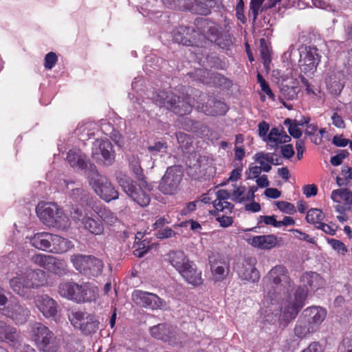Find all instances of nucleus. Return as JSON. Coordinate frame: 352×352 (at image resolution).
I'll return each instance as SVG.
<instances>
[{
  "label": "nucleus",
  "instance_id": "obj_27",
  "mask_svg": "<svg viewBox=\"0 0 352 352\" xmlns=\"http://www.w3.org/2000/svg\"><path fill=\"white\" fill-rule=\"evenodd\" d=\"M305 4L333 12H338L344 8L339 0H305Z\"/></svg>",
  "mask_w": 352,
  "mask_h": 352
},
{
  "label": "nucleus",
  "instance_id": "obj_53",
  "mask_svg": "<svg viewBox=\"0 0 352 352\" xmlns=\"http://www.w3.org/2000/svg\"><path fill=\"white\" fill-rule=\"evenodd\" d=\"M166 143L162 142H156L153 145H151L148 148V151L153 155L165 153H166Z\"/></svg>",
  "mask_w": 352,
  "mask_h": 352
},
{
  "label": "nucleus",
  "instance_id": "obj_6",
  "mask_svg": "<svg viewBox=\"0 0 352 352\" xmlns=\"http://www.w3.org/2000/svg\"><path fill=\"white\" fill-rule=\"evenodd\" d=\"M87 204V208L82 205H77L72 208L70 211L71 217L77 221H80L85 230L92 234L100 235L103 233L104 227L102 222L97 219H94L89 211V205Z\"/></svg>",
  "mask_w": 352,
  "mask_h": 352
},
{
  "label": "nucleus",
  "instance_id": "obj_26",
  "mask_svg": "<svg viewBox=\"0 0 352 352\" xmlns=\"http://www.w3.org/2000/svg\"><path fill=\"white\" fill-rule=\"evenodd\" d=\"M52 235L53 234L45 232H38L30 238V242L36 249L50 251Z\"/></svg>",
  "mask_w": 352,
  "mask_h": 352
},
{
  "label": "nucleus",
  "instance_id": "obj_11",
  "mask_svg": "<svg viewBox=\"0 0 352 352\" xmlns=\"http://www.w3.org/2000/svg\"><path fill=\"white\" fill-rule=\"evenodd\" d=\"M228 199H230V192L227 190L213 189L202 195L201 201L204 204H212L214 210L210 212L213 214L217 211H231L233 206L228 201Z\"/></svg>",
  "mask_w": 352,
  "mask_h": 352
},
{
  "label": "nucleus",
  "instance_id": "obj_62",
  "mask_svg": "<svg viewBox=\"0 0 352 352\" xmlns=\"http://www.w3.org/2000/svg\"><path fill=\"white\" fill-rule=\"evenodd\" d=\"M318 188L314 184H307L303 187V193L307 197L315 196L317 194Z\"/></svg>",
  "mask_w": 352,
  "mask_h": 352
},
{
  "label": "nucleus",
  "instance_id": "obj_2",
  "mask_svg": "<svg viewBox=\"0 0 352 352\" xmlns=\"http://www.w3.org/2000/svg\"><path fill=\"white\" fill-rule=\"evenodd\" d=\"M37 216L47 226L66 229L69 226L68 217L55 203H41L36 207Z\"/></svg>",
  "mask_w": 352,
  "mask_h": 352
},
{
  "label": "nucleus",
  "instance_id": "obj_55",
  "mask_svg": "<svg viewBox=\"0 0 352 352\" xmlns=\"http://www.w3.org/2000/svg\"><path fill=\"white\" fill-rule=\"evenodd\" d=\"M175 234V232L170 228H161L155 233L156 236L160 239L174 237Z\"/></svg>",
  "mask_w": 352,
  "mask_h": 352
},
{
  "label": "nucleus",
  "instance_id": "obj_60",
  "mask_svg": "<svg viewBox=\"0 0 352 352\" xmlns=\"http://www.w3.org/2000/svg\"><path fill=\"white\" fill-rule=\"evenodd\" d=\"M317 228L321 229L324 232L330 235H334L336 232V226L333 225H329L322 222L320 224L317 226Z\"/></svg>",
  "mask_w": 352,
  "mask_h": 352
},
{
  "label": "nucleus",
  "instance_id": "obj_40",
  "mask_svg": "<svg viewBox=\"0 0 352 352\" xmlns=\"http://www.w3.org/2000/svg\"><path fill=\"white\" fill-rule=\"evenodd\" d=\"M63 184H65L67 189L71 188V197L76 201H80L82 202H87L88 201V196L85 191V190L82 188H74V182L69 180H63Z\"/></svg>",
  "mask_w": 352,
  "mask_h": 352
},
{
  "label": "nucleus",
  "instance_id": "obj_21",
  "mask_svg": "<svg viewBox=\"0 0 352 352\" xmlns=\"http://www.w3.org/2000/svg\"><path fill=\"white\" fill-rule=\"evenodd\" d=\"M28 283V279L25 278L24 272L16 273V275L10 279V286L14 292L18 295L28 298L30 287H25Z\"/></svg>",
  "mask_w": 352,
  "mask_h": 352
},
{
  "label": "nucleus",
  "instance_id": "obj_30",
  "mask_svg": "<svg viewBox=\"0 0 352 352\" xmlns=\"http://www.w3.org/2000/svg\"><path fill=\"white\" fill-rule=\"evenodd\" d=\"M150 333L152 337L155 339L161 340L164 342H170L174 330L168 324H159L151 327Z\"/></svg>",
  "mask_w": 352,
  "mask_h": 352
},
{
  "label": "nucleus",
  "instance_id": "obj_7",
  "mask_svg": "<svg viewBox=\"0 0 352 352\" xmlns=\"http://www.w3.org/2000/svg\"><path fill=\"white\" fill-rule=\"evenodd\" d=\"M71 261L76 270L89 278L98 276L102 272V261L94 256L74 255L71 258Z\"/></svg>",
  "mask_w": 352,
  "mask_h": 352
},
{
  "label": "nucleus",
  "instance_id": "obj_43",
  "mask_svg": "<svg viewBox=\"0 0 352 352\" xmlns=\"http://www.w3.org/2000/svg\"><path fill=\"white\" fill-rule=\"evenodd\" d=\"M32 262L50 272L54 256L44 254H36L32 257Z\"/></svg>",
  "mask_w": 352,
  "mask_h": 352
},
{
  "label": "nucleus",
  "instance_id": "obj_64",
  "mask_svg": "<svg viewBox=\"0 0 352 352\" xmlns=\"http://www.w3.org/2000/svg\"><path fill=\"white\" fill-rule=\"evenodd\" d=\"M281 153L285 158L289 159L294 155V150L292 144H286L282 146Z\"/></svg>",
  "mask_w": 352,
  "mask_h": 352
},
{
  "label": "nucleus",
  "instance_id": "obj_46",
  "mask_svg": "<svg viewBox=\"0 0 352 352\" xmlns=\"http://www.w3.org/2000/svg\"><path fill=\"white\" fill-rule=\"evenodd\" d=\"M100 130L104 134L109 135L117 144L120 145L122 143L120 135L117 134V132L109 122L102 121Z\"/></svg>",
  "mask_w": 352,
  "mask_h": 352
},
{
  "label": "nucleus",
  "instance_id": "obj_35",
  "mask_svg": "<svg viewBox=\"0 0 352 352\" xmlns=\"http://www.w3.org/2000/svg\"><path fill=\"white\" fill-rule=\"evenodd\" d=\"M98 296L97 287L89 283L80 285V289L76 302H91L96 300Z\"/></svg>",
  "mask_w": 352,
  "mask_h": 352
},
{
  "label": "nucleus",
  "instance_id": "obj_1",
  "mask_svg": "<svg viewBox=\"0 0 352 352\" xmlns=\"http://www.w3.org/2000/svg\"><path fill=\"white\" fill-rule=\"evenodd\" d=\"M268 284L263 301L261 314L263 320L269 323H278L286 327L297 316L305 305L307 289L298 287L294 292V285L283 266H276L269 272Z\"/></svg>",
  "mask_w": 352,
  "mask_h": 352
},
{
  "label": "nucleus",
  "instance_id": "obj_39",
  "mask_svg": "<svg viewBox=\"0 0 352 352\" xmlns=\"http://www.w3.org/2000/svg\"><path fill=\"white\" fill-rule=\"evenodd\" d=\"M331 199L338 204L352 205V192L346 188L333 190L331 194Z\"/></svg>",
  "mask_w": 352,
  "mask_h": 352
},
{
  "label": "nucleus",
  "instance_id": "obj_42",
  "mask_svg": "<svg viewBox=\"0 0 352 352\" xmlns=\"http://www.w3.org/2000/svg\"><path fill=\"white\" fill-rule=\"evenodd\" d=\"M94 125V124L90 122L78 124V127L75 130V133L82 141L87 140L94 135V132L91 131V129Z\"/></svg>",
  "mask_w": 352,
  "mask_h": 352
},
{
  "label": "nucleus",
  "instance_id": "obj_33",
  "mask_svg": "<svg viewBox=\"0 0 352 352\" xmlns=\"http://www.w3.org/2000/svg\"><path fill=\"white\" fill-rule=\"evenodd\" d=\"M97 215L107 224L113 225L118 221L116 215L104 206L98 204L88 205Z\"/></svg>",
  "mask_w": 352,
  "mask_h": 352
},
{
  "label": "nucleus",
  "instance_id": "obj_50",
  "mask_svg": "<svg viewBox=\"0 0 352 352\" xmlns=\"http://www.w3.org/2000/svg\"><path fill=\"white\" fill-rule=\"evenodd\" d=\"M276 206L281 212L288 214H293L296 212V210L294 204L285 201H278L276 202Z\"/></svg>",
  "mask_w": 352,
  "mask_h": 352
},
{
  "label": "nucleus",
  "instance_id": "obj_59",
  "mask_svg": "<svg viewBox=\"0 0 352 352\" xmlns=\"http://www.w3.org/2000/svg\"><path fill=\"white\" fill-rule=\"evenodd\" d=\"M258 223H264L265 225H270L274 228H278V221H277L274 215L272 216H260L258 217Z\"/></svg>",
  "mask_w": 352,
  "mask_h": 352
},
{
  "label": "nucleus",
  "instance_id": "obj_24",
  "mask_svg": "<svg viewBox=\"0 0 352 352\" xmlns=\"http://www.w3.org/2000/svg\"><path fill=\"white\" fill-rule=\"evenodd\" d=\"M210 270L214 281H221L228 275L229 263L223 258L210 261Z\"/></svg>",
  "mask_w": 352,
  "mask_h": 352
},
{
  "label": "nucleus",
  "instance_id": "obj_41",
  "mask_svg": "<svg viewBox=\"0 0 352 352\" xmlns=\"http://www.w3.org/2000/svg\"><path fill=\"white\" fill-rule=\"evenodd\" d=\"M305 124H308V121L297 122L296 120H292L289 118L286 119L284 121V124L288 126V131L291 136L294 138L298 139L302 135V132L299 129V126H302Z\"/></svg>",
  "mask_w": 352,
  "mask_h": 352
},
{
  "label": "nucleus",
  "instance_id": "obj_29",
  "mask_svg": "<svg viewBox=\"0 0 352 352\" xmlns=\"http://www.w3.org/2000/svg\"><path fill=\"white\" fill-rule=\"evenodd\" d=\"M80 285L74 282H63L58 286V294L63 298L77 302Z\"/></svg>",
  "mask_w": 352,
  "mask_h": 352
},
{
  "label": "nucleus",
  "instance_id": "obj_19",
  "mask_svg": "<svg viewBox=\"0 0 352 352\" xmlns=\"http://www.w3.org/2000/svg\"><path fill=\"white\" fill-rule=\"evenodd\" d=\"M179 274L186 283L192 286L197 287L203 283L201 271L192 261H190Z\"/></svg>",
  "mask_w": 352,
  "mask_h": 352
},
{
  "label": "nucleus",
  "instance_id": "obj_57",
  "mask_svg": "<svg viewBox=\"0 0 352 352\" xmlns=\"http://www.w3.org/2000/svg\"><path fill=\"white\" fill-rule=\"evenodd\" d=\"M129 163L135 174L138 177L139 179H140V177L142 176V170L140 166L139 160L135 157H133L130 160Z\"/></svg>",
  "mask_w": 352,
  "mask_h": 352
},
{
  "label": "nucleus",
  "instance_id": "obj_44",
  "mask_svg": "<svg viewBox=\"0 0 352 352\" xmlns=\"http://www.w3.org/2000/svg\"><path fill=\"white\" fill-rule=\"evenodd\" d=\"M50 272L60 276L65 275L67 273L66 262L54 256Z\"/></svg>",
  "mask_w": 352,
  "mask_h": 352
},
{
  "label": "nucleus",
  "instance_id": "obj_61",
  "mask_svg": "<svg viewBox=\"0 0 352 352\" xmlns=\"http://www.w3.org/2000/svg\"><path fill=\"white\" fill-rule=\"evenodd\" d=\"M176 137H177L178 144L182 147H186L190 140L189 137L186 133H182V132L177 133Z\"/></svg>",
  "mask_w": 352,
  "mask_h": 352
},
{
  "label": "nucleus",
  "instance_id": "obj_32",
  "mask_svg": "<svg viewBox=\"0 0 352 352\" xmlns=\"http://www.w3.org/2000/svg\"><path fill=\"white\" fill-rule=\"evenodd\" d=\"M25 278L28 279L27 287L30 289L38 288L45 283V273L41 270H27L24 272Z\"/></svg>",
  "mask_w": 352,
  "mask_h": 352
},
{
  "label": "nucleus",
  "instance_id": "obj_63",
  "mask_svg": "<svg viewBox=\"0 0 352 352\" xmlns=\"http://www.w3.org/2000/svg\"><path fill=\"white\" fill-rule=\"evenodd\" d=\"M263 0H252L250 3V8L251 11L254 15V18L256 19L257 16L258 12L260 10L261 6L263 3Z\"/></svg>",
  "mask_w": 352,
  "mask_h": 352
},
{
  "label": "nucleus",
  "instance_id": "obj_13",
  "mask_svg": "<svg viewBox=\"0 0 352 352\" xmlns=\"http://www.w3.org/2000/svg\"><path fill=\"white\" fill-rule=\"evenodd\" d=\"M1 314L11 319L16 324L25 323L30 314L28 308L19 302H10L6 307L0 308Z\"/></svg>",
  "mask_w": 352,
  "mask_h": 352
},
{
  "label": "nucleus",
  "instance_id": "obj_34",
  "mask_svg": "<svg viewBox=\"0 0 352 352\" xmlns=\"http://www.w3.org/2000/svg\"><path fill=\"white\" fill-rule=\"evenodd\" d=\"M169 263L179 273L191 261L182 251H172L168 254Z\"/></svg>",
  "mask_w": 352,
  "mask_h": 352
},
{
  "label": "nucleus",
  "instance_id": "obj_16",
  "mask_svg": "<svg viewBox=\"0 0 352 352\" xmlns=\"http://www.w3.org/2000/svg\"><path fill=\"white\" fill-rule=\"evenodd\" d=\"M245 241L248 245L254 248L262 250H269L278 245L279 239L276 235L271 234L248 236L245 238Z\"/></svg>",
  "mask_w": 352,
  "mask_h": 352
},
{
  "label": "nucleus",
  "instance_id": "obj_20",
  "mask_svg": "<svg viewBox=\"0 0 352 352\" xmlns=\"http://www.w3.org/2000/svg\"><path fill=\"white\" fill-rule=\"evenodd\" d=\"M197 109L206 115L217 116L226 113L227 105L221 101H217L212 98L207 97V104H198Z\"/></svg>",
  "mask_w": 352,
  "mask_h": 352
},
{
  "label": "nucleus",
  "instance_id": "obj_56",
  "mask_svg": "<svg viewBox=\"0 0 352 352\" xmlns=\"http://www.w3.org/2000/svg\"><path fill=\"white\" fill-rule=\"evenodd\" d=\"M329 243L335 250L342 254H344L347 252L345 245L339 240L331 239L329 240Z\"/></svg>",
  "mask_w": 352,
  "mask_h": 352
},
{
  "label": "nucleus",
  "instance_id": "obj_18",
  "mask_svg": "<svg viewBox=\"0 0 352 352\" xmlns=\"http://www.w3.org/2000/svg\"><path fill=\"white\" fill-rule=\"evenodd\" d=\"M256 259L249 258L244 261L237 267V273L241 280L255 283L260 278L259 274L255 267Z\"/></svg>",
  "mask_w": 352,
  "mask_h": 352
},
{
  "label": "nucleus",
  "instance_id": "obj_8",
  "mask_svg": "<svg viewBox=\"0 0 352 352\" xmlns=\"http://www.w3.org/2000/svg\"><path fill=\"white\" fill-rule=\"evenodd\" d=\"M89 184L95 192L103 200L109 202L117 199L118 192L115 189L111 182L97 171H92L89 176Z\"/></svg>",
  "mask_w": 352,
  "mask_h": 352
},
{
  "label": "nucleus",
  "instance_id": "obj_54",
  "mask_svg": "<svg viewBox=\"0 0 352 352\" xmlns=\"http://www.w3.org/2000/svg\"><path fill=\"white\" fill-rule=\"evenodd\" d=\"M261 56L264 64L265 67H268L269 65L271 62V56L270 54V51L267 49V46H263V44L265 43L264 39H261Z\"/></svg>",
  "mask_w": 352,
  "mask_h": 352
},
{
  "label": "nucleus",
  "instance_id": "obj_22",
  "mask_svg": "<svg viewBox=\"0 0 352 352\" xmlns=\"http://www.w3.org/2000/svg\"><path fill=\"white\" fill-rule=\"evenodd\" d=\"M291 138L283 129L272 128L264 141L271 148H276L279 144L289 142Z\"/></svg>",
  "mask_w": 352,
  "mask_h": 352
},
{
  "label": "nucleus",
  "instance_id": "obj_31",
  "mask_svg": "<svg viewBox=\"0 0 352 352\" xmlns=\"http://www.w3.org/2000/svg\"><path fill=\"white\" fill-rule=\"evenodd\" d=\"M19 333L16 329L6 322L0 320V341L15 343L19 341Z\"/></svg>",
  "mask_w": 352,
  "mask_h": 352
},
{
  "label": "nucleus",
  "instance_id": "obj_3",
  "mask_svg": "<svg viewBox=\"0 0 352 352\" xmlns=\"http://www.w3.org/2000/svg\"><path fill=\"white\" fill-rule=\"evenodd\" d=\"M117 180L120 186L131 200L142 207L148 205L151 199L148 192L153 189L151 184L142 180V185L144 188L143 190L140 185L137 186L130 177L125 175H120Z\"/></svg>",
  "mask_w": 352,
  "mask_h": 352
},
{
  "label": "nucleus",
  "instance_id": "obj_17",
  "mask_svg": "<svg viewBox=\"0 0 352 352\" xmlns=\"http://www.w3.org/2000/svg\"><path fill=\"white\" fill-rule=\"evenodd\" d=\"M35 305L46 318H54L58 312V304L47 294L36 296Z\"/></svg>",
  "mask_w": 352,
  "mask_h": 352
},
{
  "label": "nucleus",
  "instance_id": "obj_37",
  "mask_svg": "<svg viewBox=\"0 0 352 352\" xmlns=\"http://www.w3.org/2000/svg\"><path fill=\"white\" fill-rule=\"evenodd\" d=\"M52 239L50 252L54 253L62 254L66 252L71 250L74 246L70 241L58 235L53 234Z\"/></svg>",
  "mask_w": 352,
  "mask_h": 352
},
{
  "label": "nucleus",
  "instance_id": "obj_36",
  "mask_svg": "<svg viewBox=\"0 0 352 352\" xmlns=\"http://www.w3.org/2000/svg\"><path fill=\"white\" fill-rule=\"evenodd\" d=\"M67 160L73 168L83 170L87 166L85 155L79 149H70L67 153Z\"/></svg>",
  "mask_w": 352,
  "mask_h": 352
},
{
  "label": "nucleus",
  "instance_id": "obj_51",
  "mask_svg": "<svg viewBox=\"0 0 352 352\" xmlns=\"http://www.w3.org/2000/svg\"><path fill=\"white\" fill-rule=\"evenodd\" d=\"M58 61V56L55 52L47 53L44 58V67L47 69H52Z\"/></svg>",
  "mask_w": 352,
  "mask_h": 352
},
{
  "label": "nucleus",
  "instance_id": "obj_15",
  "mask_svg": "<svg viewBox=\"0 0 352 352\" xmlns=\"http://www.w3.org/2000/svg\"><path fill=\"white\" fill-rule=\"evenodd\" d=\"M132 298L137 305L146 308L157 309L163 306V300L153 293L135 290L133 293Z\"/></svg>",
  "mask_w": 352,
  "mask_h": 352
},
{
  "label": "nucleus",
  "instance_id": "obj_58",
  "mask_svg": "<svg viewBox=\"0 0 352 352\" xmlns=\"http://www.w3.org/2000/svg\"><path fill=\"white\" fill-rule=\"evenodd\" d=\"M331 120L332 124L337 128L344 129L346 125L345 122L341 116H340L336 111H334L331 116Z\"/></svg>",
  "mask_w": 352,
  "mask_h": 352
},
{
  "label": "nucleus",
  "instance_id": "obj_9",
  "mask_svg": "<svg viewBox=\"0 0 352 352\" xmlns=\"http://www.w3.org/2000/svg\"><path fill=\"white\" fill-rule=\"evenodd\" d=\"M298 53L300 55L299 68L301 74L310 76L316 71L320 61V55L318 49L311 46H302Z\"/></svg>",
  "mask_w": 352,
  "mask_h": 352
},
{
  "label": "nucleus",
  "instance_id": "obj_10",
  "mask_svg": "<svg viewBox=\"0 0 352 352\" xmlns=\"http://www.w3.org/2000/svg\"><path fill=\"white\" fill-rule=\"evenodd\" d=\"M73 327L85 335H90L98 329L99 321L96 317L81 311H72L68 316Z\"/></svg>",
  "mask_w": 352,
  "mask_h": 352
},
{
  "label": "nucleus",
  "instance_id": "obj_48",
  "mask_svg": "<svg viewBox=\"0 0 352 352\" xmlns=\"http://www.w3.org/2000/svg\"><path fill=\"white\" fill-rule=\"evenodd\" d=\"M142 238L143 234L141 232H138L135 236V243L138 245V248L134 251V254L138 257L143 256L148 250L144 244V241H140Z\"/></svg>",
  "mask_w": 352,
  "mask_h": 352
},
{
  "label": "nucleus",
  "instance_id": "obj_14",
  "mask_svg": "<svg viewBox=\"0 0 352 352\" xmlns=\"http://www.w3.org/2000/svg\"><path fill=\"white\" fill-rule=\"evenodd\" d=\"M92 156L98 160L102 158L107 165L111 164L115 157L112 144L107 140H96L93 144Z\"/></svg>",
  "mask_w": 352,
  "mask_h": 352
},
{
  "label": "nucleus",
  "instance_id": "obj_28",
  "mask_svg": "<svg viewBox=\"0 0 352 352\" xmlns=\"http://www.w3.org/2000/svg\"><path fill=\"white\" fill-rule=\"evenodd\" d=\"M302 282L303 283V286L300 287L307 289V292H309L307 285L309 287L310 290L316 292L318 289L323 287L325 285L324 279L318 274L312 272L303 274Z\"/></svg>",
  "mask_w": 352,
  "mask_h": 352
},
{
  "label": "nucleus",
  "instance_id": "obj_12",
  "mask_svg": "<svg viewBox=\"0 0 352 352\" xmlns=\"http://www.w3.org/2000/svg\"><path fill=\"white\" fill-rule=\"evenodd\" d=\"M182 176L183 171L180 166L168 167L162 178L160 190L166 195L174 194L178 189Z\"/></svg>",
  "mask_w": 352,
  "mask_h": 352
},
{
  "label": "nucleus",
  "instance_id": "obj_52",
  "mask_svg": "<svg viewBox=\"0 0 352 352\" xmlns=\"http://www.w3.org/2000/svg\"><path fill=\"white\" fill-rule=\"evenodd\" d=\"M257 80L258 82L260 84V87L261 88V90L266 94L270 98H271L272 100H275V96L272 93L271 89L269 87L268 83L264 80V78L262 77V76L260 74H257Z\"/></svg>",
  "mask_w": 352,
  "mask_h": 352
},
{
  "label": "nucleus",
  "instance_id": "obj_5",
  "mask_svg": "<svg viewBox=\"0 0 352 352\" xmlns=\"http://www.w3.org/2000/svg\"><path fill=\"white\" fill-rule=\"evenodd\" d=\"M30 334L37 347L43 352H56V338L48 327L40 322L31 325Z\"/></svg>",
  "mask_w": 352,
  "mask_h": 352
},
{
  "label": "nucleus",
  "instance_id": "obj_23",
  "mask_svg": "<svg viewBox=\"0 0 352 352\" xmlns=\"http://www.w3.org/2000/svg\"><path fill=\"white\" fill-rule=\"evenodd\" d=\"M344 72L335 70L331 71L326 79L327 87L330 92L334 95L339 94L343 87Z\"/></svg>",
  "mask_w": 352,
  "mask_h": 352
},
{
  "label": "nucleus",
  "instance_id": "obj_25",
  "mask_svg": "<svg viewBox=\"0 0 352 352\" xmlns=\"http://www.w3.org/2000/svg\"><path fill=\"white\" fill-rule=\"evenodd\" d=\"M303 314L305 316L309 317L310 327H314V331L323 322L327 316V311L324 309L313 306L304 310Z\"/></svg>",
  "mask_w": 352,
  "mask_h": 352
},
{
  "label": "nucleus",
  "instance_id": "obj_4",
  "mask_svg": "<svg viewBox=\"0 0 352 352\" xmlns=\"http://www.w3.org/2000/svg\"><path fill=\"white\" fill-rule=\"evenodd\" d=\"M153 102L160 107H165L168 110L173 111L179 116H183L190 113L192 107L191 98L186 97L182 100L176 96L172 92L161 91L154 96Z\"/></svg>",
  "mask_w": 352,
  "mask_h": 352
},
{
  "label": "nucleus",
  "instance_id": "obj_47",
  "mask_svg": "<svg viewBox=\"0 0 352 352\" xmlns=\"http://www.w3.org/2000/svg\"><path fill=\"white\" fill-rule=\"evenodd\" d=\"M324 214L322 212L317 208L310 209L307 214L306 220L308 223L315 225L317 228L318 224L322 222Z\"/></svg>",
  "mask_w": 352,
  "mask_h": 352
},
{
  "label": "nucleus",
  "instance_id": "obj_49",
  "mask_svg": "<svg viewBox=\"0 0 352 352\" xmlns=\"http://www.w3.org/2000/svg\"><path fill=\"white\" fill-rule=\"evenodd\" d=\"M314 331V327H307V325L302 322H298L294 329V333L298 338H304L308 333Z\"/></svg>",
  "mask_w": 352,
  "mask_h": 352
},
{
  "label": "nucleus",
  "instance_id": "obj_38",
  "mask_svg": "<svg viewBox=\"0 0 352 352\" xmlns=\"http://www.w3.org/2000/svg\"><path fill=\"white\" fill-rule=\"evenodd\" d=\"M254 161L258 163L263 172L268 173L274 164V155L270 153L258 152L254 156Z\"/></svg>",
  "mask_w": 352,
  "mask_h": 352
},
{
  "label": "nucleus",
  "instance_id": "obj_45",
  "mask_svg": "<svg viewBox=\"0 0 352 352\" xmlns=\"http://www.w3.org/2000/svg\"><path fill=\"white\" fill-rule=\"evenodd\" d=\"M230 198H231L232 201L239 203L249 201L245 186H234L232 192L230 193Z\"/></svg>",
  "mask_w": 352,
  "mask_h": 352
}]
</instances>
